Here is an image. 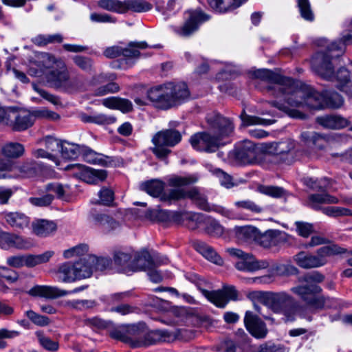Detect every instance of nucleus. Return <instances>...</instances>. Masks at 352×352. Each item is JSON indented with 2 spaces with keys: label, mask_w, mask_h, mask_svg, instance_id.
Here are the masks:
<instances>
[{
  "label": "nucleus",
  "mask_w": 352,
  "mask_h": 352,
  "mask_svg": "<svg viewBox=\"0 0 352 352\" xmlns=\"http://www.w3.org/2000/svg\"><path fill=\"white\" fill-rule=\"evenodd\" d=\"M269 104L286 113L292 118L303 119L305 115L296 108L307 107L309 109L325 108V91L320 94L311 87L298 88L293 80L283 100H272Z\"/></svg>",
  "instance_id": "1"
},
{
  "label": "nucleus",
  "mask_w": 352,
  "mask_h": 352,
  "mask_svg": "<svg viewBox=\"0 0 352 352\" xmlns=\"http://www.w3.org/2000/svg\"><path fill=\"white\" fill-rule=\"evenodd\" d=\"M206 121L212 132L197 133L190 137V143L197 151L212 153L223 145L224 138L233 133L234 126L230 119L215 112L208 114Z\"/></svg>",
  "instance_id": "2"
},
{
  "label": "nucleus",
  "mask_w": 352,
  "mask_h": 352,
  "mask_svg": "<svg viewBox=\"0 0 352 352\" xmlns=\"http://www.w3.org/2000/svg\"><path fill=\"white\" fill-rule=\"evenodd\" d=\"M197 179L195 177H173L168 180V185L173 188L164 192L161 196V200L171 203L180 199L188 198L199 208L210 211L211 207L209 206L207 199L204 195L197 188H192L186 190L184 187L194 184Z\"/></svg>",
  "instance_id": "3"
},
{
  "label": "nucleus",
  "mask_w": 352,
  "mask_h": 352,
  "mask_svg": "<svg viewBox=\"0 0 352 352\" xmlns=\"http://www.w3.org/2000/svg\"><path fill=\"white\" fill-rule=\"evenodd\" d=\"M324 279V275L318 272H314L299 278L300 285L291 288V291L298 296L307 307L314 310L324 308L329 299L321 295V287L318 283Z\"/></svg>",
  "instance_id": "4"
},
{
  "label": "nucleus",
  "mask_w": 352,
  "mask_h": 352,
  "mask_svg": "<svg viewBox=\"0 0 352 352\" xmlns=\"http://www.w3.org/2000/svg\"><path fill=\"white\" fill-rule=\"evenodd\" d=\"M190 96L188 87L184 82H168L151 88L147 92L148 98L158 109H168L177 106Z\"/></svg>",
  "instance_id": "5"
},
{
  "label": "nucleus",
  "mask_w": 352,
  "mask_h": 352,
  "mask_svg": "<svg viewBox=\"0 0 352 352\" xmlns=\"http://www.w3.org/2000/svg\"><path fill=\"white\" fill-rule=\"evenodd\" d=\"M347 45L342 36L339 41L333 42L325 51L317 52L311 60L312 70L321 78L331 80L334 78L332 60L343 54Z\"/></svg>",
  "instance_id": "6"
},
{
  "label": "nucleus",
  "mask_w": 352,
  "mask_h": 352,
  "mask_svg": "<svg viewBox=\"0 0 352 352\" xmlns=\"http://www.w3.org/2000/svg\"><path fill=\"white\" fill-rule=\"evenodd\" d=\"M346 252L352 254V250L348 251L344 248L333 244L323 246L317 250L314 253L301 251L294 256V260L301 268H318L327 263L328 257Z\"/></svg>",
  "instance_id": "7"
},
{
  "label": "nucleus",
  "mask_w": 352,
  "mask_h": 352,
  "mask_svg": "<svg viewBox=\"0 0 352 352\" xmlns=\"http://www.w3.org/2000/svg\"><path fill=\"white\" fill-rule=\"evenodd\" d=\"M252 76L255 78L267 82L269 85L265 88L266 92L270 96L277 98V100H283L288 87L292 85V79L266 69L255 70Z\"/></svg>",
  "instance_id": "8"
},
{
  "label": "nucleus",
  "mask_w": 352,
  "mask_h": 352,
  "mask_svg": "<svg viewBox=\"0 0 352 352\" xmlns=\"http://www.w3.org/2000/svg\"><path fill=\"white\" fill-rule=\"evenodd\" d=\"M267 307L274 314L283 315L287 322L295 319L299 305L292 296L281 292H271Z\"/></svg>",
  "instance_id": "9"
},
{
  "label": "nucleus",
  "mask_w": 352,
  "mask_h": 352,
  "mask_svg": "<svg viewBox=\"0 0 352 352\" xmlns=\"http://www.w3.org/2000/svg\"><path fill=\"white\" fill-rule=\"evenodd\" d=\"M182 140L181 133L175 129H165L155 133L152 138L154 146L151 148L155 155L164 160L171 152L167 147H173Z\"/></svg>",
  "instance_id": "10"
},
{
  "label": "nucleus",
  "mask_w": 352,
  "mask_h": 352,
  "mask_svg": "<svg viewBox=\"0 0 352 352\" xmlns=\"http://www.w3.org/2000/svg\"><path fill=\"white\" fill-rule=\"evenodd\" d=\"M226 252L232 256L240 260L235 263V267L241 271L254 272L267 268L270 263L266 260H257L252 254L245 253L240 249L230 248Z\"/></svg>",
  "instance_id": "11"
},
{
  "label": "nucleus",
  "mask_w": 352,
  "mask_h": 352,
  "mask_svg": "<svg viewBox=\"0 0 352 352\" xmlns=\"http://www.w3.org/2000/svg\"><path fill=\"white\" fill-rule=\"evenodd\" d=\"M210 16L200 10H188L185 13V20L179 27L174 28V32L182 37H188L195 33L202 23L208 21Z\"/></svg>",
  "instance_id": "12"
},
{
  "label": "nucleus",
  "mask_w": 352,
  "mask_h": 352,
  "mask_svg": "<svg viewBox=\"0 0 352 352\" xmlns=\"http://www.w3.org/2000/svg\"><path fill=\"white\" fill-rule=\"evenodd\" d=\"M54 255V252L48 250L41 254H25L8 257L7 263L13 267L19 268L23 266L33 267L45 263Z\"/></svg>",
  "instance_id": "13"
},
{
  "label": "nucleus",
  "mask_w": 352,
  "mask_h": 352,
  "mask_svg": "<svg viewBox=\"0 0 352 352\" xmlns=\"http://www.w3.org/2000/svg\"><path fill=\"white\" fill-rule=\"evenodd\" d=\"M34 122L33 116L27 111H7L6 124L15 131H22L31 127Z\"/></svg>",
  "instance_id": "14"
},
{
  "label": "nucleus",
  "mask_w": 352,
  "mask_h": 352,
  "mask_svg": "<svg viewBox=\"0 0 352 352\" xmlns=\"http://www.w3.org/2000/svg\"><path fill=\"white\" fill-rule=\"evenodd\" d=\"M201 294L217 307L223 308L230 300H236L237 293L233 287H224L222 289L208 291L200 289Z\"/></svg>",
  "instance_id": "15"
},
{
  "label": "nucleus",
  "mask_w": 352,
  "mask_h": 352,
  "mask_svg": "<svg viewBox=\"0 0 352 352\" xmlns=\"http://www.w3.org/2000/svg\"><path fill=\"white\" fill-rule=\"evenodd\" d=\"M87 287L82 286L76 287L72 291H67L59 289L56 287L47 285H36L31 288L28 294L34 297H43L46 298H57L59 297L67 296L72 293H78L84 290Z\"/></svg>",
  "instance_id": "16"
},
{
  "label": "nucleus",
  "mask_w": 352,
  "mask_h": 352,
  "mask_svg": "<svg viewBox=\"0 0 352 352\" xmlns=\"http://www.w3.org/2000/svg\"><path fill=\"white\" fill-rule=\"evenodd\" d=\"M257 154L255 144L250 140H244L234 150L235 160L243 164L254 163L257 160Z\"/></svg>",
  "instance_id": "17"
},
{
  "label": "nucleus",
  "mask_w": 352,
  "mask_h": 352,
  "mask_svg": "<svg viewBox=\"0 0 352 352\" xmlns=\"http://www.w3.org/2000/svg\"><path fill=\"white\" fill-rule=\"evenodd\" d=\"M58 69L52 70L47 76V82L54 88L65 90L66 85L69 80V73L63 60L58 62Z\"/></svg>",
  "instance_id": "18"
},
{
  "label": "nucleus",
  "mask_w": 352,
  "mask_h": 352,
  "mask_svg": "<svg viewBox=\"0 0 352 352\" xmlns=\"http://www.w3.org/2000/svg\"><path fill=\"white\" fill-rule=\"evenodd\" d=\"M244 322L248 331L256 338H263L267 333L264 322L253 312L248 311L244 317Z\"/></svg>",
  "instance_id": "19"
},
{
  "label": "nucleus",
  "mask_w": 352,
  "mask_h": 352,
  "mask_svg": "<svg viewBox=\"0 0 352 352\" xmlns=\"http://www.w3.org/2000/svg\"><path fill=\"white\" fill-rule=\"evenodd\" d=\"M169 337L168 333L166 331L156 330L148 331L146 329L142 339L134 341L133 347H146L159 342H166Z\"/></svg>",
  "instance_id": "20"
},
{
  "label": "nucleus",
  "mask_w": 352,
  "mask_h": 352,
  "mask_svg": "<svg viewBox=\"0 0 352 352\" xmlns=\"http://www.w3.org/2000/svg\"><path fill=\"white\" fill-rule=\"evenodd\" d=\"M133 256L134 254L131 252H116L113 255V263L117 271L126 274L134 272Z\"/></svg>",
  "instance_id": "21"
},
{
  "label": "nucleus",
  "mask_w": 352,
  "mask_h": 352,
  "mask_svg": "<svg viewBox=\"0 0 352 352\" xmlns=\"http://www.w3.org/2000/svg\"><path fill=\"white\" fill-rule=\"evenodd\" d=\"M284 232L276 230H270L264 233L258 232L256 243L264 248H270L279 245L285 241Z\"/></svg>",
  "instance_id": "22"
},
{
  "label": "nucleus",
  "mask_w": 352,
  "mask_h": 352,
  "mask_svg": "<svg viewBox=\"0 0 352 352\" xmlns=\"http://www.w3.org/2000/svg\"><path fill=\"white\" fill-rule=\"evenodd\" d=\"M0 153L5 159L3 160H16L21 157L25 153L24 146L17 142H7L1 145Z\"/></svg>",
  "instance_id": "23"
},
{
  "label": "nucleus",
  "mask_w": 352,
  "mask_h": 352,
  "mask_svg": "<svg viewBox=\"0 0 352 352\" xmlns=\"http://www.w3.org/2000/svg\"><path fill=\"white\" fill-rule=\"evenodd\" d=\"M339 199L333 195L328 193L322 194H311L307 197V205L314 210H321V204H338Z\"/></svg>",
  "instance_id": "24"
},
{
  "label": "nucleus",
  "mask_w": 352,
  "mask_h": 352,
  "mask_svg": "<svg viewBox=\"0 0 352 352\" xmlns=\"http://www.w3.org/2000/svg\"><path fill=\"white\" fill-rule=\"evenodd\" d=\"M316 122L324 128L330 129H340L349 124L346 118L338 115L318 117Z\"/></svg>",
  "instance_id": "25"
},
{
  "label": "nucleus",
  "mask_w": 352,
  "mask_h": 352,
  "mask_svg": "<svg viewBox=\"0 0 352 352\" xmlns=\"http://www.w3.org/2000/svg\"><path fill=\"white\" fill-rule=\"evenodd\" d=\"M295 148V143L291 139H285L278 142L266 144L265 150L271 155H283L289 153Z\"/></svg>",
  "instance_id": "26"
},
{
  "label": "nucleus",
  "mask_w": 352,
  "mask_h": 352,
  "mask_svg": "<svg viewBox=\"0 0 352 352\" xmlns=\"http://www.w3.org/2000/svg\"><path fill=\"white\" fill-rule=\"evenodd\" d=\"M33 233L40 237H46L54 233L57 228L56 224L46 219H37L32 224Z\"/></svg>",
  "instance_id": "27"
},
{
  "label": "nucleus",
  "mask_w": 352,
  "mask_h": 352,
  "mask_svg": "<svg viewBox=\"0 0 352 352\" xmlns=\"http://www.w3.org/2000/svg\"><path fill=\"white\" fill-rule=\"evenodd\" d=\"M74 263L66 262L60 265L56 272L58 279L63 283H72L78 280Z\"/></svg>",
  "instance_id": "28"
},
{
  "label": "nucleus",
  "mask_w": 352,
  "mask_h": 352,
  "mask_svg": "<svg viewBox=\"0 0 352 352\" xmlns=\"http://www.w3.org/2000/svg\"><path fill=\"white\" fill-rule=\"evenodd\" d=\"M134 272L138 270H148L155 267L151 254L148 252L135 253L133 256Z\"/></svg>",
  "instance_id": "29"
},
{
  "label": "nucleus",
  "mask_w": 352,
  "mask_h": 352,
  "mask_svg": "<svg viewBox=\"0 0 352 352\" xmlns=\"http://www.w3.org/2000/svg\"><path fill=\"white\" fill-rule=\"evenodd\" d=\"M102 104L107 108L118 109L125 113L132 110V103L127 99L110 97L102 100Z\"/></svg>",
  "instance_id": "30"
},
{
  "label": "nucleus",
  "mask_w": 352,
  "mask_h": 352,
  "mask_svg": "<svg viewBox=\"0 0 352 352\" xmlns=\"http://www.w3.org/2000/svg\"><path fill=\"white\" fill-rule=\"evenodd\" d=\"M209 6L219 12H226L239 8L241 0H208Z\"/></svg>",
  "instance_id": "31"
},
{
  "label": "nucleus",
  "mask_w": 352,
  "mask_h": 352,
  "mask_svg": "<svg viewBox=\"0 0 352 352\" xmlns=\"http://www.w3.org/2000/svg\"><path fill=\"white\" fill-rule=\"evenodd\" d=\"M197 251L201 254L205 258L212 262L221 265L222 263L221 258L217 254L214 250L203 241H197L194 244Z\"/></svg>",
  "instance_id": "32"
},
{
  "label": "nucleus",
  "mask_w": 352,
  "mask_h": 352,
  "mask_svg": "<svg viewBox=\"0 0 352 352\" xmlns=\"http://www.w3.org/2000/svg\"><path fill=\"white\" fill-rule=\"evenodd\" d=\"M5 219L8 224L16 229L28 228L30 223L29 217L20 212L8 213L5 215Z\"/></svg>",
  "instance_id": "33"
},
{
  "label": "nucleus",
  "mask_w": 352,
  "mask_h": 352,
  "mask_svg": "<svg viewBox=\"0 0 352 352\" xmlns=\"http://www.w3.org/2000/svg\"><path fill=\"white\" fill-rule=\"evenodd\" d=\"M258 230L253 226L235 228V234L238 239L245 242H256Z\"/></svg>",
  "instance_id": "34"
},
{
  "label": "nucleus",
  "mask_w": 352,
  "mask_h": 352,
  "mask_svg": "<svg viewBox=\"0 0 352 352\" xmlns=\"http://www.w3.org/2000/svg\"><path fill=\"white\" fill-rule=\"evenodd\" d=\"M334 79L340 83L338 88L352 97V87L347 85L350 80L349 72L346 68L341 67L337 71L336 75L334 74V78L331 80Z\"/></svg>",
  "instance_id": "35"
},
{
  "label": "nucleus",
  "mask_w": 352,
  "mask_h": 352,
  "mask_svg": "<svg viewBox=\"0 0 352 352\" xmlns=\"http://www.w3.org/2000/svg\"><path fill=\"white\" fill-rule=\"evenodd\" d=\"M242 121V126H248L251 125L267 126L275 122V120L264 119L258 116H250L243 110L240 115Z\"/></svg>",
  "instance_id": "36"
},
{
  "label": "nucleus",
  "mask_w": 352,
  "mask_h": 352,
  "mask_svg": "<svg viewBox=\"0 0 352 352\" xmlns=\"http://www.w3.org/2000/svg\"><path fill=\"white\" fill-rule=\"evenodd\" d=\"M82 176L87 183L96 184L98 181H103L106 178L107 172L104 170L85 167Z\"/></svg>",
  "instance_id": "37"
},
{
  "label": "nucleus",
  "mask_w": 352,
  "mask_h": 352,
  "mask_svg": "<svg viewBox=\"0 0 352 352\" xmlns=\"http://www.w3.org/2000/svg\"><path fill=\"white\" fill-rule=\"evenodd\" d=\"M80 119L84 122L94 123L97 124H109L114 123L116 120L115 117L107 116L102 113L93 116L83 113L80 115Z\"/></svg>",
  "instance_id": "38"
},
{
  "label": "nucleus",
  "mask_w": 352,
  "mask_h": 352,
  "mask_svg": "<svg viewBox=\"0 0 352 352\" xmlns=\"http://www.w3.org/2000/svg\"><path fill=\"white\" fill-rule=\"evenodd\" d=\"M300 138L307 145L315 146L319 149H322L324 146V138L315 131H303L300 135Z\"/></svg>",
  "instance_id": "39"
},
{
  "label": "nucleus",
  "mask_w": 352,
  "mask_h": 352,
  "mask_svg": "<svg viewBox=\"0 0 352 352\" xmlns=\"http://www.w3.org/2000/svg\"><path fill=\"white\" fill-rule=\"evenodd\" d=\"M152 8L151 3L142 0H126L124 1V12L128 10L141 12H146Z\"/></svg>",
  "instance_id": "40"
},
{
  "label": "nucleus",
  "mask_w": 352,
  "mask_h": 352,
  "mask_svg": "<svg viewBox=\"0 0 352 352\" xmlns=\"http://www.w3.org/2000/svg\"><path fill=\"white\" fill-rule=\"evenodd\" d=\"M148 47L144 42H131L125 48H122V56L126 58H138L140 55L139 50L146 49Z\"/></svg>",
  "instance_id": "41"
},
{
  "label": "nucleus",
  "mask_w": 352,
  "mask_h": 352,
  "mask_svg": "<svg viewBox=\"0 0 352 352\" xmlns=\"http://www.w3.org/2000/svg\"><path fill=\"white\" fill-rule=\"evenodd\" d=\"M78 279L90 277L93 272L92 266L87 263V256L74 263Z\"/></svg>",
  "instance_id": "42"
},
{
  "label": "nucleus",
  "mask_w": 352,
  "mask_h": 352,
  "mask_svg": "<svg viewBox=\"0 0 352 352\" xmlns=\"http://www.w3.org/2000/svg\"><path fill=\"white\" fill-rule=\"evenodd\" d=\"M94 220L98 226H101L107 231L112 230L119 226L118 221L104 214H98L95 215Z\"/></svg>",
  "instance_id": "43"
},
{
  "label": "nucleus",
  "mask_w": 352,
  "mask_h": 352,
  "mask_svg": "<svg viewBox=\"0 0 352 352\" xmlns=\"http://www.w3.org/2000/svg\"><path fill=\"white\" fill-rule=\"evenodd\" d=\"M84 160L88 163L107 166L109 162V157L102 154L96 153L92 150H87L82 154Z\"/></svg>",
  "instance_id": "44"
},
{
  "label": "nucleus",
  "mask_w": 352,
  "mask_h": 352,
  "mask_svg": "<svg viewBox=\"0 0 352 352\" xmlns=\"http://www.w3.org/2000/svg\"><path fill=\"white\" fill-rule=\"evenodd\" d=\"M60 152L63 158L65 160H74L78 156L80 149L77 144L63 142Z\"/></svg>",
  "instance_id": "45"
},
{
  "label": "nucleus",
  "mask_w": 352,
  "mask_h": 352,
  "mask_svg": "<svg viewBox=\"0 0 352 352\" xmlns=\"http://www.w3.org/2000/svg\"><path fill=\"white\" fill-rule=\"evenodd\" d=\"M343 98L338 93L331 91H325V107L338 109L342 106Z\"/></svg>",
  "instance_id": "46"
},
{
  "label": "nucleus",
  "mask_w": 352,
  "mask_h": 352,
  "mask_svg": "<svg viewBox=\"0 0 352 352\" xmlns=\"http://www.w3.org/2000/svg\"><path fill=\"white\" fill-rule=\"evenodd\" d=\"M146 327L144 323H139L130 326L127 329V336L129 337V344L133 347L135 340H141L144 336Z\"/></svg>",
  "instance_id": "47"
},
{
  "label": "nucleus",
  "mask_w": 352,
  "mask_h": 352,
  "mask_svg": "<svg viewBox=\"0 0 352 352\" xmlns=\"http://www.w3.org/2000/svg\"><path fill=\"white\" fill-rule=\"evenodd\" d=\"M36 336L38 338V343L43 349L52 352L58 351L59 348L58 342L52 340L41 331H36Z\"/></svg>",
  "instance_id": "48"
},
{
  "label": "nucleus",
  "mask_w": 352,
  "mask_h": 352,
  "mask_svg": "<svg viewBox=\"0 0 352 352\" xmlns=\"http://www.w3.org/2000/svg\"><path fill=\"white\" fill-rule=\"evenodd\" d=\"M102 9L111 12L124 13V1L119 0H100L98 3Z\"/></svg>",
  "instance_id": "49"
},
{
  "label": "nucleus",
  "mask_w": 352,
  "mask_h": 352,
  "mask_svg": "<svg viewBox=\"0 0 352 352\" xmlns=\"http://www.w3.org/2000/svg\"><path fill=\"white\" fill-rule=\"evenodd\" d=\"M74 64L86 72H91L94 69L93 60L87 56H74L72 57Z\"/></svg>",
  "instance_id": "50"
},
{
  "label": "nucleus",
  "mask_w": 352,
  "mask_h": 352,
  "mask_svg": "<svg viewBox=\"0 0 352 352\" xmlns=\"http://www.w3.org/2000/svg\"><path fill=\"white\" fill-rule=\"evenodd\" d=\"M164 188V183L158 180L146 182L143 186V189L153 197L160 196L162 194Z\"/></svg>",
  "instance_id": "51"
},
{
  "label": "nucleus",
  "mask_w": 352,
  "mask_h": 352,
  "mask_svg": "<svg viewBox=\"0 0 352 352\" xmlns=\"http://www.w3.org/2000/svg\"><path fill=\"white\" fill-rule=\"evenodd\" d=\"M206 232L210 236L219 237L223 233V228L215 220L210 217L205 224Z\"/></svg>",
  "instance_id": "52"
},
{
  "label": "nucleus",
  "mask_w": 352,
  "mask_h": 352,
  "mask_svg": "<svg viewBox=\"0 0 352 352\" xmlns=\"http://www.w3.org/2000/svg\"><path fill=\"white\" fill-rule=\"evenodd\" d=\"M271 292L263 291H252L247 294V297L253 304L261 303L267 306Z\"/></svg>",
  "instance_id": "53"
},
{
  "label": "nucleus",
  "mask_w": 352,
  "mask_h": 352,
  "mask_svg": "<svg viewBox=\"0 0 352 352\" xmlns=\"http://www.w3.org/2000/svg\"><path fill=\"white\" fill-rule=\"evenodd\" d=\"M305 184L309 188L314 190L323 191L328 186L329 179L324 177L320 179L311 177L305 178L304 179Z\"/></svg>",
  "instance_id": "54"
},
{
  "label": "nucleus",
  "mask_w": 352,
  "mask_h": 352,
  "mask_svg": "<svg viewBox=\"0 0 352 352\" xmlns=\"http://www.w3.org/2000/svg\"><path fill=\"white\" fill-rule=\"evenodd\" d=\"M258 190L274 198H280L285 195V190L283 188L274 186H259Z\"/></svg>",
  "instance_id": "55"
},
{
  "label": "nucleus",
  "mask_w": 352,
  "mask_h": 352,
  "mask_svg": "<svg viewBox=\"0 0 352 352\" xmlns=\"http://www.w3.org/2000/svg\"><path fill=\"white\" fill-rule=\"evenodd\" d=\"M323 214L329 217L352 216V210L341 207L329 206L322 208Z\"/></svg>",
  "instance_id": "56"
},
{
  "label": "nucleus",
  "mask_w": 352,
  "mask_h": 352,
  "mask_svg": "<svg viewBox=\"0 0 352 352\" xmlns=\"http://www.w3.org/2000/svg\"><path fill=\"white\" fill-rule=\"evenodd\" d=\"M87 263L90 264L93 270L103 271L110 265L109 259L107 258H97L93 255H87Z\"/></svg>",
  "instance_id": "57"
},
{
  "label": "nucleus",
  "mask_w": 352,
  "mask_h": 352,
  "mask_svg": "<svg viewBox=\"0 0 352 352\" xmlns=\"http://www.w3.org/2000/svg\"><path fill=\"white\" fill-rule=\"evenodd\" d=\"M67 305L73 309L83 310L92 309L97 305V302L94 300H74L66 302Z\"/></svg>",
  "instance_id": "58"
},
{
  "label": "nucleus",
  "mask_w": 352,
  "mask_h": 352,
  "mask_svg": "<svg viewBox=\"0 0 352 352\" xmlns=\"http://www.w3.org/2000/svg\"><path fill=\"white\" fill-rule=\"evenodd\" d=\"M36 57L38 59V63H41L42 68H44L45 71L52 67L54 65L58 67V62L62 60L61 59L56 58V57L52 54L45 52L38 54L36 55Z\"/></svg>",
  "instance_id": "59"
},
{
  "label": "nucleus",
  "mask_w": 352,
  "mask_h": 352,
  "mask_svg": "<svg viewBox=\"0 0 352 352\" xmlns=\"http://www.w3.org/2000/svg\"><path fill=\"white\" fill-rule=\"evenodd\" d=\"M85 89V85L83 80L80 77H69V80L65 87V91L73 93L78 91H84Z\"/></svg>",
  "instance_id": "60"
},
{
  "label": "nucleus",
  "mask_w": 352,
  "mask_h": 352,
  "mask_svg": "<svg viewBox=\"0 0 352 352\" xmlns=\"http://www.w3.org/2000/svg\"><path fill=\"white\" fill-rule=\"evenodd\" d=\"M31 114L33 116V119L35 120L36 118L38 119H47L52 120H56L59 119L60 116L54 111L48 110L46 108H41L36 109L32 112Z\"/></svg>",
  "instance_id": "61"
},
{
  "label": "nucleus",
  "mask_w": 352,
  "mask_h": 352,
  "mask_svg": "<svg viewBox=\"0 0 352 352\" xmlns=\"http://www.w3.org/2000/svg\"><path fill=\"white\" fill-rule=\"evenodd\" d=\"M119 90V85L114 82H111L96 89L94 90V95L95 96H103L109 94L118 92Z\"/></svg>",
  "instance_id": "62"
},
{
  "label": "nucleus",
  "mask_w": 352,
  "mask_h": 352,
  "mask_svg": "<svg viewBox=\"0 0 352 352\" xmlns=\"http://www.w3.org/2000/svg\"><path fill=\"white\" fill-rule=\"evenodd\" d=\"M298 5L301 16L305 20L310 21H313L314 15L311 9L309 0H298Z\"/></svg>",
  "instance_id": "63"
},
{
  "label": "nucleus",
  "mask_w": 352,
  "mask_h": 352,
  "mask_svg": "<svg viewBox=\"0 0 352 352\" xmlns=\"http://www.w3.org/2000/svg\"><path fill=\"white\" fill-rule=\"evenodd\" d=\"M212 173L219 178L221 186L226 188H230L235 186L232 177L221 169L216 168L212 170Z\"/></svg>",
  "instance_id": "64"
}]
</instances>
